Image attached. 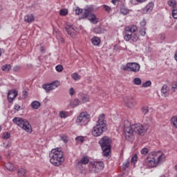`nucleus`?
<instances>
[{
	"label": "nucleus",
	"instance_id": "26",
	"mask_svg": "<svg viewBox=\"0 0 177 177\" xmlns=\"http://www.w3.org/2000/svg\"><path fill=\"white\" fill-rule=\"evenodd\" d=\"M50 84L51 85L53 91V89H56V88H59V86H60V82H59V80H55L50 83Z\"/></svg>",
	"mask_w": 177,
	"mask_h": 177
},
{
	"label": "nucleus",
	"instance_id": "15",
	"mask_svg": "<svg viewBox=\"0 0 177 177\" xmlns=\"http://www.w3.org/2000/svg\"><path fill=\"white\" fill-rule=\"evenodd\" d=\"M89 162V158L88 157L84 156L82 157L80 160L77 162V165H86V164H88Z\"/></svg>",
	"mask_w": 177,
	"mask_h": 177
},
{
	"label": "nucleus",
	"instance_id": "57",
	"mask_svg": "<svg viewBox=\"0 0 177 177\" xmlns=\"http://www.w3.org/2000/svg\"><path fill=\"white\" fill-rule=\"evenodd\" d=\"M40 51H41V52H45V47L41 46V47H40Z\"/></svg>",
	"mask_w": 177,
	"mask_h": 177
},
{
	"label": "nucleus",
	"instance_id": "1",
	"mask_svg": "<svg viewBox=\"0 0 177 177\" xmlns=\"http://www.w3.org/2000/svg\"><path fill=\"white\" fill-rule=\"evenodd\" d=\"M165 161V154L161 151L150 152L145 162V165L148 168H154Z\"/></svg>",
	"mask_w": 177,
	"mask_h": 177
},
{
	"label": "nucleus",
	"instance_id": "60",
	"mask_svg": "<svg viewBox=\"0 0 177 177\" xmlns=\"http://www.w3.org/2000/svg\"><path fill=\"white\" fill-rule=\"evenodd\" d=\"M2 131V127L0 126V132Z\"/></svg>",
	"mask_w": 177,
	"mask_h": 177
},
{
	"label": "nucleus",
	"instance_id": "25",
	"mask_svg": "<svg viewBox=\"0 0 177 177\" xmlns=\"http://www.w3.org/2000/svg\"><path fill=\"white\" fill-rule=\"evenodd\" d=\"M167 5L172 8V10L176 9V0H169L167 1Z\"/></svg>",
	"mask_w": 177,
	"mask_h": 177
},
{
	"label": "nucleus",
	"instance_id": "20",
	"mask_svg": "<svg viewBox=\"0 0 177 177\" xmlns=\"http://www.w3.org/2000/svg\"><path fill=\"white\" fill-rule=\"evenodd\" d=\"M161 93L165 96H167L169 94V88L167 84H164L161 88Z\"/></svg>",
	"mask_w": 177,
	"mask_h": 177
},
{
	"label": "nucleus",
	"instance_id": "41",
	"mask_svg": "<svg viewBox=\"0 0 177 177\" xmlns=\"http://www.w3.org/2000/svg\"><path fill=\"white\" fill-rule=\"evenodd\" d=\"M139 32L142 37H145V35H146V28H141Z\"/></svg>",
	"mask_w": 177,
	"mask_h": 177
},
{
	"label": "nucleus",
	"instance_id": "40",
	"mask_svg": "<svg viewBox=\"0 0 177 177\" xmlns=\"http://www.w3.org/2000/svg\"><path fill=\"white\" fill-rule=\"evenodd\" d=\"M147 0H130L131 3L132 5H136L135 2H139L140 3H142V2H146Z\"/></svg>",
	"mask_w": 177,
	"mask_h": 177
},
{
	"label": "nucleus",
	"instance_id": "4",
	"mask_svg": "<svg viewBox=\"0 0 177 177\" xmlns=\"http://www.w3.org/2000/svg\"><path fill=\"white\" fill-rule=\"evenodd\" d=\"M50 162L55 167H60L64 162V158H63V151L56 148L52 149L50 154Z\"/></svg>",
	"mask_w": 177,
	"mask_h": 177
},
{
	"label": "nucleus",
	"instance_id": "50",
	"mask_svg": "<svg viewBox=\"0 0 177 177\" xmlns=\"http://www.w3.org/2000/svg\"><path fill=\"white\" fill-rule=\"evenodd\" d=\"M171 88L174 89V92H175V89L177 88V81L172 83Z\"/></svg>",
	"mask_w": 177,
	"mask_h": 177
},
{
	"label": "nucleus",
	"instance_id": "21",
	"mask_svg": "<svg viewBox=\"0 0 177 177\" xmlns=\"http://www.w3.org/2000/svg\"><path fill=\"white\" fill-rule=\"evenodd\" d=\"M30 106L34 110H38V109L41 107V102H39V101H33L30 104Z\"/></svg>",
	"mask_w": 177,
	"mask_h": 177
},
{
	"label": "nucleus",
	"instance_id": "11",
	"mask_svg": "<svg viewBox=\"0 0 177 177\" xmlns=\"http://www.w3.org/2000/svg\"><path fill=\"white\" fill-rule=\"evenodd\" d=\"M124 103L127 107L129 109H133V107H135L136 103V100H135V97L132 95H127L123 98Z\"/></svg>",
	"mask_w": 177,
	"mask_h": 177
},
{
	"label": "nucleus",
	"instance_id": "6",
	"mask_svg": "<svg viewBox=\"0 0 177 177\" xmlns=\"http://www.w3.org/2000/svg\"><path fill=\"white\" fill-rule=\"evenodd\" d=\"M12 122L17 124L18 127H20V128H22V129H24L26 132H28L29 133H31V132H32V128L31 127V124H30V122H28V120L26 119H23L21 118H14L12 119Z\"/></svg>",
	"mask_w": 177,
	"mask_h": 177
},
{
	"label": "nucleus",
	"instance_id": "2",
	"mask_svg": "<svg viewBox=\"0 0 177 177\" xmlns=\"http://www.w3.org/2000/svg\"><path fill=\"white\" fill-rule=\"evenodd\" d=\"M145 131V127L140 123L132 125L128 120H124V132L127 140H131V139L133 138V133L142 135Z\"/></svg>",
	"mask_w": 177,
	"mask_h": 177
},
{
	"label": "nucleus",
	"instance_id": "51",
	"mask_svg": "<svg viewBox=\"0 0 177 177\" xmlns=\"http://www.w3.org/2000/svg\"><path fill=\"white\" fill-rule=\"evenodd\" d=\"M62 140H63L64 143H67L68 142V140L67 139V136H64L61 137Z\"/></svg>",
	"mask_w": 177,
	"mask_h": 177
},
{
	"label": "nucleus",
	"instance_id": "5",
	"mask_svg": "<svg viewBox=\"0 0 177 177\" xmlns=\"http://www.w3.org/2000/svg\"><path fill=\"white\" fill-rule=\"evenodd\" d=\"M99 145L102 150V155L104 157H109L111 151V138L104 136L100 140Z\"/></svg>",
	"mask_w": 177,
	"mask_h": 177
},
{
	"label": "nucleus",
	"instance_id": "61",
	"mask_svg": "<svg viewBox=\"0 0 177 177\" xmlns=\"http://www.w3.org/2000/svg\"><path fill=\"white\" fill-rule=\"evenodd\" d=\"M0 56H2V53L0 51Z\"/></svg>",
	"mask_w": 177,
	"mask_h": 177
},
{
	"label": "nucleus",
	"instance_id": "30",
	"mask_svg": "<svg viewBox=\"0 0 177 177\" xmlns=\"http://www.w3.org/2000/svg\"><path fill=\"white\" fill-rule=\"evenodd\" d=\"M12 68L10 64H5L1 67L2 71H9Z\"/></svg>",
	"mask_w": 177,
	"mask_h": 177
},
{
	"label": "nucleus",
	"instance_id": "43",
	"mask_svg": "<svg viewBox=\"0 0 177 177\" xmlns=\"http://www.w3.org/2000/svg\"><path fill=\"white\" fill-rule=\"evenodd\" d=\"M102 8H104V10H106V12H108V13H110L111 12V8H110V6L107 5H103Z\"/></svg>",
	"mask_w": 177,
	"mask_h": 177
},
{
	"label": "nucleus",
	"instance_id": "44",
	"mask_svg": "<svg viewBox=\"0 0 177 177\" xmlns=\"http://www.w3.org/2000/svg\"><path fill=\"white\" fill-rule=\"evenodd\" d=\"M55 70H56V71H57V73H62V71H63V66L57 65L55 67Z\"/></svg>",
	"mask_w": 177,
	"mask_h": 177
},
{
	"label": "nucleus",
	"instance_id": "33",
	"mask_svg": "<svg viewBox=\"0 0 177 177\" xmlns=\"http://www.w3.org/2000/svg\"><path fill=\"white\" fill-rule=\"evenodd\" d=\"M81 101H80V100L78 99H75L73 102H72V106H74L75 107L77 106H80V104H81Z\"/></svg>",
	"mask_w": 177,
	"mask_h": 177
},
{
	"label": "nucleus",
	"instance_id": "3",
	"mask_svg": "<svg viewBox=\"0 0 177 177\" xmlns=\"http://www.w3.org/2000/svg\"><path fill=\"white\" fill-rule=\"evenodd\" d=\"M105 115L102 113L98 116V120L95 127H93L92 130V135L95 138L97 136H101L103 132L107 129V124H106V120H104Z\"/></svg>",
	"mask_w": 177,
	"mask_h": 177
},
{
	"label": "nucleus",
	"instance_id": "46",
	"mask_svg": "<svg viewBox=\"0 0 177 177\" xmlns=\"http://www.w3.org/2000/svg\"><path fill=\"white\" fill-rule=\"evenodd\" d=\"M131 162H133V164H136V162H138V155L135 154L133 157H132Z\"/></svg>",
	"mask_w": 177,
	"mask_h": 177
},
{
	"label": "nucleus",
	"instance_id": "17",
	"mask_svg": "<svg viewBox=\"0 0 177 177\" xmlns=\"http://www.w3.org/2000/svg\"><path fill=\"white\" fill-rule=\"evenodd\" d=\"M68 26L69 28L66 27L65 30L66 31V32L68 34V35H71V37H74V32L71 31L72 30H75V28H74V25H68Z\"/></svg>",
	"mask_w": 177,
	"mask_h": 177
},
{
	"label": "nucleus",
	"instance_id": "28",
	"mask_svg": "<svg viewBox=\"0 0 177 177\" xmlns=\"http://www.w3.org/2000/svg\"><path fill=\"white\" fill-rule=\"evenodd\" d=\"M131 41H133V42H138V41L139 40V36H138V35L133 33V35L131 34Z\"/></svg>",
	"mask_w": 177,
	"mask_h": 177
},
{
	"label": "nucleus",
	"instance_id": "12",
	"mask_svg": "<svg viewBox=\"0 0 177 177\" xmlns=\"http://www.w3.org/2000/svg\"><path fill=\"white\" fill-rule=\"evenodd\" d=\"M127 67L129 68V70L133 73H138L140 70V65L136 62L127 63Z\"/></svg>",
	"mask_w": 177,
	"mask_h": 177
},
{
	"label": "nucleus",
	"instance_id": "56",
	"mask_svg": "<svg viewBox=\"0 0 177 177\" xmlns=\"http://www.w3.org/2000/svg\"><path fill=\"white\" fill-rule=\"evenodd\" d=\"M128 69H129V68L128 67V64H127V66H124L122 67V70H124V71H127Z\"/></svg>",
	"mask_w": 177,
	"mask_h": 177
},
{
	"label": "nucleus",
	"instance_id": "49",
	"mask_svg": "<svg viewBox=\"0 0 177 177\" xmlns=\"http://www.w3.org/2000/svg\"><path fill=\"white\" fill-rule=\"evenodd\" d=\"M75 93V90L74 89V88H71L69 89V95L71 96H73V95Z\"/></svg>",
	"mask_w": 177,
	"mask_h": 177
},
{
	"label": "nucleus",
	"instance_id": "45",
	"mask_svg": "<svg viewBox=\"0 0 177 177\" xmlns=\"http://www.w3.org/2000/svg\"><path fill=\"white\" fill-rule=\"evenodd\" d=\"M140 152L143 156H146V154H149V149L143 148Z\"/></svg>",
	"mask_w": 177,
	"mask_h": 177
},
{
	"label": "nucleus",
	"instance_id": "48",
	"mask_svg": "<svg viewBox=\"0 0 177 177\" xmlns=\"http://www.w3.org/2000/svg\"><path fill=\"white\" fill-rule=\"evenodd\" d=\"M28 96V92L26 91L22 92V99H27Z\"/></svg>",
	"mask_w": 177,
	"mask_h": 177
},
{
	"label": "nucleus",
	"instance_id": "52",
	"mask_svg": "<svg viewBox=\"0 0 177 177\" xmlns=\"http://www.w3.org/2000/svg\"><path fill=\"white\" fill-rule=\"evenodd\" d=\"M20 109H21V106L19 104H15L14 106V109H15L16 111H20Z\"/></svg>",
	"mask_w": 177,
	"mask_h": 177
},
{
	"label": "nucleus",
	"instance_id": "9",
	"mask_svg": "<svg viewBox=\"0 0 177 177\" xmlns=\"http://www.w3.org/2000/svg\"><path fill=\"white\" fill-rule=\"evenodd\" d=\"M104 168V163L103 162H91L88 165V169L91 172L95 174L99 173L100 171Z\"/></svg>",
	"mask_w": 177,
	"mask_h": 177
},
{
	"label": "nucleus",
	"instance_id": "13",
	"mask_svg": "<svg viewBox=\"0 0 177 177\" xmlns=\"http://www.w3.org/2000/svg\"><path fill=\"white\" fill-rule=\"evenodd\" d=\"M17 95H19V93H17V91H15V90L10 91L8 93V100L9 103H12V102H13V100H15V99L17 97Z\"/></svg>",
	"mask_w": 177,
	"mask_h": 177
},
{
	"label": "nucleus",
	"instance_id": "14",
	"mask_svg": "<svg viewBox=\"0 0 177 177\" xmlns=\"http://www.w3.org/2000/svg\"><path fill=\"white\" fill-rule=\"evenodd\" d=\"M153 9H154V3L151 2L148 3L143 9H142V13H150Z\"/></svg>",
	"mask_w": 177,
	"mask_h": 177
},
{
	"label": "nucleus",
	"instance_id": "16",
	"mask_svg": "<svg viewBox=\"0 0 177 177\" xmlns=\"http://www.w3.org/2000/svg\"><path fill=\"white\" fill-rule=\"evenodd\" d=\"M18 177H27V170L24 168H20L17 171Z\"/></svg>",
	"mask_w": 177,
	"mask_h": 177
},
{
	"label": "nucleus",
	"instance_id": "19",
	"mask_svg": "<svg viewBox=\"0 0 177 177\" xmlns=\"http://www.w3.org/2000/svg\"><path fill=\"white\" fill-rule=\"evenodd\" d=\"M34 20H35V18L32 15H27L24 17V21H26V23H32Z\"/></svg>",
	"mask_w": 177,
	"mask_h": 177
},
{
	"label": "nucleus",
	"instance_id": "8",
	"mask_svg": "<svg viewBox=\"0 0 177 177\" xmlns=\"http://www.w3.org/2000/svg\"><path fill=\"white\" fill-rule=\"evenodd\" d=\"M82 19H87L93 24H97L99 23V18L96 17V15L92 13L91 8H86L82 15Z\"/></svg>",
	"mask_w": 177,
	"mask_h": 177
},
{
	"label": "nucleus",
	"instance_id": "29",
	"mask_svg": "<svg viewBox=\"0 0 177 177\" xmlns=\"http://www.w3.org/2000/svg\"><path fill=\"white\" fill-rule=\"evenodd\" d=\"M60 16H67L68 15V10L64 8L59 10Z\"/></svg>",
	"mask_w": 177,
	"mask_h": 177
},
{
	"label": "nucleus",
	"instance_id": "32",
	"mask_svg": "<svg viewBox=\"0 0 177 177\" xmlns=\"http://www.w3.org/2000/svg\"><path fill=\"white\" fill-rule=\"evenodd\" d=\"M171 122H172L174 127L177 129V116H174L171 118Z\"/></svg>",
	"mask_w": 177,
	"mask_h": 177
},
{
	"label": "nucleus",
	"instance_id": "39",
	"mask_svg": "<svg viewBox=\"0 0 177 177\" xmlns=\"http://www.w3.org/2000/svg\"><path fill=\"white\" fill-rule=\"evenodd\" d=\"M71 77L73 80H75V81H78V80H80V75H78V73H73Z\"/></svg>",
	"mask_w": 177,
	"mask_h": 177
},
{
	"label": "nucleus",
	"instance_id": "42",
	"mask_svg": "<svg viewBox=\"0 0 177 177\" xmlns=\"http://www.w3.org/2000/svg\"><path fill=\"white\" fill-rule=\"evenodd\" d=\"M75 140L77 143H84V137L79 136L75 138Z\"/></svg>",
	"mask_w": 177,
	"mask_h": 177
},
{
	"label": "nucleus",
	"instance_id": "58",
	"mask_svg": "<svg viewBox=\"0 0 177 177\" xmlns=\"http://www.w3.org/2000/svg\"><path fill=\"white\" fill-rule=\"evenodd\" d=\"M111 2L113 5H115V3H117V0H112Z\"/></svg>",
	"mask_w": 177,
	"mask_h": 177
},
{
	"label": "nucleus",
	"instance_id": "31",
	"mask_svg": "<svg viewBox=\"0 0 177 177\" xmlns=\"http://www.w3.org/2000/svg\"><path fill=\"white\" fill-rule=\"evenodd\" d=\"M141 111L144 115H146L149 113V106H142L141 108Z\"/></svg>",
	"mask_w": 177,
	"mask_h": 177
},
{
	"label": "nucleus",
	"instance_id": "35",
	"mask_svg": "<svg viewBox=\"0 0 177 177\" xmlns=\"http://www.w3.org/2000/svg\"><path fill=\"white\" fill-rule=\"evenodd\" d=\"M60 118H67V112L62 111L59 112Z\"/></svg>",
	"mask_w": 177,
	"mask_h": 177
},
{
	"label": "nucleus",
	"instance_id": "59",
	"mask_svg": "<svg viewBox=\"0 0 177 177\" xmlns=\"http://www.w3.org/2000/svg\"><path fill=\"white\" fill-rule=\"evenodd\" d=\"M97 28H94V32H95L97 34V31H96Z\"/></svg>",
	"mask_w": 177,
	"mask_h": 177
},
{
	"label": "nucleus",
	"instance_id": "55",
	"mask_svg": "<svg viewBox=\"0 0 177 177\" xmlns=\"http://www.w3.org/2000/svg\"><path fill=\"white\" fill-rule=\"evenodd\" d=\"M128 167H129V161L126 162V163L123 165V168H124V169H127Z\"/></svg>",
	"mask_w": 177,
	"mask_h": 177
},
{
	"label": "nucleus",
	"instance_id": "10",
	"mask_svg": "<svg viewBox=\"0 0 177 177\" xmlns=\"http://www.w3.org/2000/svg\"><path fill=\"white\" fill-rule=\"evenodd\" d=\"M124 41H127V42L131 39V37L133 34H135L136 31H138V26L135 25L132 26H127L124 28Z\"/></svg>",
	"mask_w": 177,
	"mask_h": 177
},
{
	"label": "nucleus",
	"instance_id": "37",
	"mask_svg": "<svg viewBox=\"0 0 177 177\" xmlns=\"http://www.w3.org/2000/svg\"><path fill=\"white\" fill-rule=\"evenodd\" d=\"M151 86V81L148 80L146 82L142 84V86L143 88H148V86Z\"/></svg>",
	"mask_w": 177,
	"mask_h": 177
},
{
	"label": "nucleus",
	"instance_id": "36",
	"mask_svg": "<svg viewBox=\"0 0 177 177\" xmlns=\"http://www.w3.org/2000/svg\"><path fill=\"white\" fill-rule=\"evenodd\" d=\"M83 10L80 8V7H77L75 9V15L80 16V15L82 14Z\"/></svg>",
	"mask_w": 177,
	"mask_h": 177
},
{
	"label": "nucleus",
	"instance_id": "53",
	"mask_svg": "<svg viewBox=\"0 0 177 177\" xmlns=\"http://www.w3.org/2000/svg\"><path fill=\"white\" fill-rule=\"evenodd\" d=\"M140 24L141 27H145V26H146V20L145 19H142L140 22Z\"/></svg>",
	"mask_w": 177,
	"mask_h": 177
},
{
	"label": "nucleus",
	"instance_id": "38",
	"mask_svg": "<svg viewBox=\"0 0 177 177\" xmlns=\"http://www.w3.org/2000/svg\"><path fill=\"white\" fill-rule=\"evenodd\" d=\"M171 16L174 19H177V9L174 8L173 10H171Z\"/></svg>",
	"mask_w": 177,
	"mask_h": 177
},
{
	"label": "nucleus",
	"instance_id": "23",
	"mask_svg": "<svg viewBox=\"0 0 177 177\" xmlns=\"http://www.w3.org/2000/svg\"><path fill=\"white\" fill-rule=\"evenodd\" d=\"M120 10V13L124 16H126V15H128V13H129V9H128V8H127V6L124 5L121 6Z\"/></svg>",
	"mask_w": 177,
	"mask_h": 177
},
{
	"label": "nucleus",
	"instance_id": "62",
	"mask_svg": "<svg viewBox=\"0 0 177 177\" xmlns=\"http://www.w3.org/2000/svg\"><path fill=\"white\" fill-rule=\"evenodd\" d=\"M62 42H64V40H62Z\"/></svg>",
	"mask_w": 177,
	"mask_h": 177
},
{
	"label": "nucleus",
	"instance_id": "54",
	"mask_svg": "<svg viewBox=\"0 0 177 177\" xmlns=\"http://www.w3.org/2000/svg\"><path fill=\"white\" fill-rule=\"evenodd\" d=\"M19 70H20V66H15L13 68V71H15V73H17V71H19Z\"/></svg>",
	"mask_w": 177,
	"mask_h": 177
},
{
	"label": "nucleus",
	"instance_id": "18",
	"mask_svg": "<svg viewBox=\"0 0 177 177\" xmlns=\"http://www.w3.org/2000/svg\"><path fill=\"white\" fill-rule=\"evenodd\" d=\"M91 42L94 46H99V45H100L101 40L98 37L94 36L91 39Z\"/></svg>",
	"mask_w": 177,
	"mask_h": 177
},
{
	"label": "nucleus",
	"instance_id": "22",
	"mask_svg": "<svg viewBox=\"0 0 177 177\" xmlns=\"http://www.w3.org/2000/svg\"><path fill=\"white\" fill-rule=\"evenodd\" d=\"M42 88L43 89H44V91H46V93H49L50 91H53V88H52L50 83L43 84Z\"/></svg>",
	"mask_w": 177,
	"mask_h": 177
},
{
	"label": "nucleus",
	"instance_id": "27",
	"mask_svg": "<svg viewBox=\"0 0 177 177\" xmlns=\"http://www.w3.org/2000/svg\"><path fill=\"white\" fill-rule=\"evenodd\" d=\"M82 103H86L87 102H89V95L83 94L82 95Z\"/></svg>",
	"mask_w": 177,
	"mask_h": 177
},
{
	"label": "nucleus",
	"instance_id": "24",
	"mask_svg": "<svg viewBox=\"0 0 177 177\" xmlns=\"http://www.w3.org/2000/svg\"><path fill=\"white\" fill-rule=\"evenodd\" d=\"M5 167L8 171H10V172H13L15 171V166H13V164L11 162H8L5 164Z\"/></svg>",
	"mask_w": 177,
	"mask_h": 177
},
{
	"label": "nucleus",
	"instance_id": "7",
	"mask_svg": "<svg viewBox=\"0 0 177 177\" xmlns=\"http://www.w3.org/2000/svg\"><path fill=\"white\" fill-rule=\"evenodd\" d=\"M91 121V115L87 112H82L77 117L75 122L77 125H80L81 127H85L88 125Z\"/></svg>",
	"mask_w": 177,
	"mask_h": 177
},
{
	"label": "nucleus",
	"instance_id": "47",
	"mask_svg": "<svg viewBox=\"0 0 177 177\" xmlns=\"http://www.w3.org/2000/svg\"><path fill=\"white\" fill-rule=\"evenodd\" d=\"M9 138H10V134L9 132L3 133V139H9Z\"/></svg>",
	"mask_w": 177,
	"mask_h": 177
},
{
	"label": "nucleus",
	"instance_id": "34",
	"mask_svg": "<svg viewBox=\"0 0 177 177\" xmlns=\"http://www.w3.org/2000/svg\"><path fill=\"white\" fill-rule=\"evenodd\" d=\"M133 82L135 85H142V80H140L139 77L134 78Z\"/></svg>",
	"mask_w": 177,
	"mask_h": 177
},
{
	"label": "nucleus",
	"instance_id": "63",
	"mask_svg": "<svg viewBox=\"0 0 177 177\" xmlns=\"http://www.w3.org/2000/svg\"><path fill=\"white\" fill-rule=\"evenodd\" d=\"M1 158H2L0 156V160H1Z\"/></svg>",
	"mask_w": 177,
	"mask_h": 177
}]
</instances>
